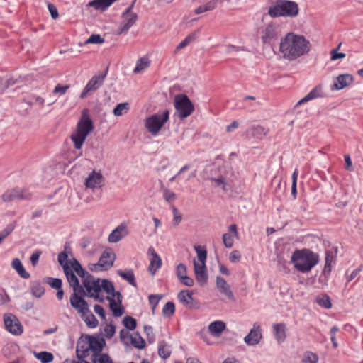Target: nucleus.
Returning <instances> with one entry per match:
<instances>
[{
  "label": "nucleus",
  "instance_id": "nucleus-60",
  "mask_svg": "<svg viewBox=\"0 0 363 363\" xmlns=\"http://www.w3.org/2000/svg\"><path fill=\"white\" fill-rule=\"evenodd\" d=\"M104 39L101 37L100 35L92 34L86 41V43L97 44L103 43Z\"/></svg>",
  "mask_w": 363,
  "mask_h": 363
},
{
  "label": "nucleus",
  "instance_id": "nucleus-36",
  "mask_svg": "<svg viewBox=\"0 0 363 363\" xmlns=\"http://www.w3.org/2000/svg\"><path fill=\"white\" fill-rule=\"evenodd\" d=\"M172 351L170 346L168 345L164 341H160L158 343V354L159 356L167 359L171 355Z\"/></svg>",
  "mask_w": 363,
  "mask_h": 363
},
{
  "label": "nucleus",
  "instance_id": "nucleus-23",
  "mask_svg": "<svg viewBox=\"0 0 363 363\" xmlns=\"http://www.w3.org/2000/svg\"><path fill=\"white\" fill-rule=\"evenodd\" d=\"M76 310L79 314H81L82 318L84 320V322L86 323L89 328H94L98 325V320L94 316V315L89 311L88 304L86 310H83V311L81 312L78 309Z\"/></svg>",
  "mask_w": 363,
  "mask_h": 363
},
{
  "label": "nucleus",
  "instance_id": "nucleus-44",
  "mask_svg": "<svg viewBox=\"0 0 363 363\" xmlns=\"http://www.w3.org/2000/svg\"><path fill=\"white\" fill-rule=\"evenodd\" d=\"M194 250L197 253V257L201 264H206V261L207 258L206 250L203 247L199 245H195Z\"/></svg>",
  "mask_w": 363,
  "mask_h": 363
},
{
  "label": "nucleus",
  "instance_id": "nucleus-1",
  "mask_svg": "<svg viewBox=\"0 0 363 363\" xmlns=\"http://www.w3.org/2000/svg\"><path fill=\"white\" fill-rule=\"evenodd\" d=\"M310 50L311 43L303 35L289 32L280 39L279 52L289 61L308 54Z\"/></svg>",
  "mask_w": 363,
  "mask_h": 363
},
{
  "label": "nucleus",
  "instance_id": "nucleus-7",
  "mask_svg": "<svg viewBox=\"0 0 363 363\" xmlns=\"http://www.w3.org/2000/svg\"><path fill=\"white\" fill-rule=\"evenodd\" d=\"M176 114L180 119L189 117L194 111V106L185 94H178L174 98Z\"/></svg>",
  "mask_w": 363,
  "mask_h": 363
},
{
  "label": "nucleus",
  "instance_id": "nucleus-22",
  "mask_svg": "<svg viewBox=\"0 0 363 363\" xmlns=\"http://www.w3.org/2000/svg\"><path fill=\"white\" fill-rule=\"evenodd\" d=\"M353 82V77L349 74L339 75L335 81L333 89L341 90L349 86Z\"/></svg>",
  "mask_w": 363,
  "mask_h": 363
},
{
  "label": "nucleus",
  "instance_id": "nucleus-43",
  "mask_svg": "<svg viewBox=\"0 0 363 363\" xmlns=\"http://www.w3.org/2000/svg\"><path fill=\"white\" fill-rule=\"evenodd\" d=\"M130 108V105L127 102L120 103L113 110V113L116 116H121L126 113Z\"/></svg>",
  "mask_w": 363,
  "mask_h": 363
},
{
  "label": "nucleus",
  "instance_id": "nucleus-47",
  "mask_svg": "<svg viewBox=\"0 0 363 363\" xmlns=\"http://www.w3.org/2000/svg\"><path fill=\"white\" fill-rule=\"evenodd\" d=\"M123 323L127 330H133L137 327L136 320L129 315L123 318Z\"/></svg>",
  "mask_w": 363,
  "mask_h": 363
},
{
  "label": "nucleus",
  "instance_id": "nucleus-12",
  "mask_svg": "<svg viewBox=\"0 0 363 363\" xmlns=\"http://www.w3.org/2000/svg\"><path fill=\"white\" fill-rule=\"evenodd\" d=\"M262 338L260 324L257 322L254 323L250 333L244 337V342L249 346L257 345Z\"/></svg>",
  "mask_w": 363,
  "mask_h": 363
},
{
  "label": "nucleus",
  "instance_id": "nucleus-31",
  "mask_svg": "<svg viewBox=\"0 0 363 363\" xmlns=\"http://www.w3.org/2000/svg\"><path fill=\"white\" fill-rule=\"evenodd\" d=\"M226 325L223 321L216 320L210 323L208 330L210 333L215 336H219L225 330Z\"/></svg>",
  "mask_w": 363,
  "mask_h": 363
},
{
  "label": "nucleus",
  "instance_id": "nucleus-15",
  "mask_svg": "<svg viewBox=\"0 0 363 363\" xmlns=\"http://www.w3.org/2000/svg\"><path fill=\"white\" fill-rule=\"evenodd\" d=\"M1 198L4 202H10L16 199H29L30 195L20 189H13L6 191Z\"/></svg>",
  "mask_w": 363,
  "mask_h": 363
},
{
  "label": "nucleus",
  "instance_id": "nucleus-46",
  "mask_svg": "<svg viewBox=\"0 0 363 363\" xmlns=\"http://www.w3.org/2000/svg\"><path fill=\"white\" fill-rule=\"evenodd\" d=\"M160 182L161 184V189L163 192V197L164 200L168 203L174 201L177 199L176 194L174 192L171 191L169 189L165 188L162 181H160Z\"/></svg>",
  "mask_w": 363,
  "mask_h": 363
},
{
  "label": "nucleus",
  "instance_id": "nucleus-50",
  "mask_svg": "<svg viewBox=\"0 0 363 363\" xmlns=\"http://www.w3.org/2000/svg\"><path fill=\"white\" fill-rule=\"evenodd\" d=\"M318 361V356L312 352H306L304 354L303 363H317Z\"/></svg>",
  "mask_w": 363,
  "mask_h": 363
},
{
  "label": "nucleus",
  "instance_id": "nucleus-45",
  "mask_svg": "<svg viewBox=\"0 0 363 363\" xmlns=\"http://www.w3.org/2000/svg\"><path fill=\"white\" fill-rule=\"evenodd\" d=\"M93 363H113L110 357L106 354L100 353L96 355H91Z\"/></svg>",
  "mask_w": 363,
  "mask_h": 363
},
{
  "label": "nucleus",
  "instance_id": "nucleus-30",
  "mask_svg": "<svg viewBox=\"0 0 363 363\" xmlns=\"http://www.w3.org/2000/svg\"><path fill=\"white\" fill-rule=\"evenodd\" d=\"M88 340H86V336L80 340L77 345V356L78 359L85 358L89 355L90 349L88 348Z\"/></svg>",
  "mask_w": 363,
  "mask_h": 363
},
{
  "label": "nucleus",
  "instance_id": "nucleus-63",
  "mask_svg": "<svg viewBox=\"0 0 363 363\" xmlns=\"http://www.w3.org/2000/svg\"><path fill=\"white\" fill-rule=\"evenodd\" d=\"M10 301V298L6 291L3 289H0V306L6 304Z\"/></svg>",
  "mask_w": 363,
  "mask_h": 363
},
{
  "label": "nucleus",
  "instance_id": "nucleus-55",
  "mask_svg": "<svg viewBox=\"0 0 363 363\" xmlns=\"http://www.w3.org/2000/svg\"><path fill=\"white\" fill-rule=\"evenodd\" d=\"M78 276H79L82 279L83 285L84 284L86 281L91 279V274H90L87 271H86L82 267H80L77 271L75 272Z\"/></svg>",
  "mask_w": 363,
  "mask_h": 363
},
{
  "label": "nucleus",
  "instance_id": "nucleus-59",
  "mask_svg": "<svg viewBox=\"0 0 363 363\" xmlns=\"http://www.w3.org/2000/svg\"><path fill=\"white\" fill-rule=\"evenodd\" d=\"M212 182H214L216 183V186H220L223 190H226V185L227 182L225 177L223 176H220L218 178H211L210 179Z\"/></svg>",
  "mask_w": 363,
  "mask_h": 363
},
{
  "label": "nucleus",
  "instance_id": "nucleus-20",
  "mask_svg": "<svg viewBox=\"0 0 363 363\" xmlns=\"http://www.w3.org/2000/svg\"><path fill=\"white\" fill-rule=\"evenodd\" d=\"M238 237L237 225L232 224L228 227V232L223 235V242L226 248H231L234 244L233 237Z\"/></svg>",
  "mask_w": 363,
  "mask_h": 363
},
{
  "label": "nucleus",
  "instance_id": "nucleus-9",
  "mask_svg": "<svg viewBox=\"0 0 363 363\" xmlns=\"http://www.w3.org/2000/svg\"><path fill=\"white\" fill-rule=\"evenodd\" d=\"M107 71L100 75L94 76L86 84L80 94L81 99H84L90 92H94L99 89L106 77Z\"/></svg>",
  "mask_w": 363,
  "mask_h": 363
},
{
  "label": "nucleus",
  "instance_id": "nucleus-56",
  "mask_svg": "<svg viewBox=\"0 0 363 363\" xmlns=\"http://www.w3.org/2000/svg\"><path fill=\"white\" fill-rule=\"evenodd\" d=\"M15 226L12 224L8 225L3 230L0 232V243L14 230Z\"/></svg>",
  "mask_w": 363,
  "mask_h": 363
},
{
  "label": "nucleus",
  "instance_id": "nucleus-25",
  "mask_svg": "<svg viewBox=\"0 0 363 363\" xmlns=\"http://www.w3.org/2000/svg\"><path fill=\"white\" fill-rule=\"evenodd\" d=\"M193 292L188 290H183L178 294V299L184 305L194 308L197 304L196 300L192 296Z\"/></svg>",
  "mask_w": 363,
  "mask_h": 363
},
{
  "label": "nucleus",
  "instance_id": "nucleus-34",
  "mask_svg": "<svg viewBox=\"0 0 363 363\" xmlns=\"http://www.w3.org/2000/svg\"><path fill=\"white\" fill-rule=\"evenodd\" d=\"M11 267L17 272L18 275L23 279H28L30 274L27 272L18 258L12 260Z\"/></svg>",
  "mask_w": 363,
  "mask_h": 363
},
{
  "label": "nucleus",
  "instance_id": "nucleus-37",
  "mask_svg": "<svg viewBox=\"0 0 363 363\" xmlns=\"http://www.w3.org/2000/svg\"><path fill=\"white\" fill-rule=\"evenodd\" d=\"M130 343L131 345L137 348V349H143L145 347V341L141 337L139 333L136 332L132 334V337H130Z\"/></svg>",
  "mask_w": 363,
  "mask_h": 363
},
{
  "label": "nucleus",
  "instance_id": "nucleus-4",
  "mask_svg": "<svg viewBox=\"0 0 363 363\" xmlns=\"http://www.w3.org/2000/svg\"><path fill=\"white\" fill-rule=\"evenodd\" d=\"M299 7L296 2L290 0H277L269 8L268 14L272 18H294L298 15Z\"/></svg>",
  "mask_w": 363,
  "mask_h": 363
},
{
  "label": "nucleus",
  "instance_id": "nucleus-33",
  "mask_svg": "<svg viewBox=\"0 0 363 363\" xmlns=\"http://www.w3.org/2000/svg\"><path fill=\"white\" fill-rule=\"evenodd\" d=\"M117 274L122 279L128 281L132 286L137 287L135 274L133 269L118 270Z\"/></svg>",
  "mask_w": 363,
  "mask_h": 363
},
{
  "label": "nucleus",
  "instance_id": "nucleus-18",
  "mask_svg": "<svg viewBox=\"0 0 363 363\" xmlns=\"http://www.w3.org/2000/svg\"><path fill=\"white\" fill-rule=\"evenodd\" d=\"M194 268L196 279L201 286H203L208 281V273L206 264L194 262Z\"/></svg>",
  "mask_w": 363,
  "mask_h": 363
},
{
  "label": "nucleus",
  "instance_id": "nucleus-41",
  "mask_svg": "<svg viewBox=\"0 0 363 363\" xmlns=\"http://www.w3.org/2000/svg\"><path fill=\"white\" fill-rule=\"evenodd\" d=\"M150 62L147 57H141L140 58L137 62L136 66L133 70V72L137 74L143 71L145 69L147 68L150 66Z\"/></svg>",
  "mask_w": 363,
  "mask_h": 363
},
{
  "label": "nucleus",
  "instance_id": "nucleus-58",
  "mask_svg": "<svg viewBox=\"0 0 363 363\" xmlns=\"http://www.w3.org/2000/svg\"><path fill=\"white\" fill-rule=\"evenodd\" d=\"M130 337H132V335L125 329H122L120 331V339L123 342L124 345H128L129 340H130Z\"/></svg>",
  "mask_w": 363,
  "mask_h": 363
},
{
  "label": "nucleus",
  "instance_id": "nucleus-16",
  "mask_svg": "<svg viewBox=\"0 0 363 363\" xmlns=\"http://www.w3.org/2000/svg\"><path fill=\"white\" fill-rule=\"evenodd\" d=\"M86 340H88V348L93 352L92 355H96L101 353L104 346L105 345V340L104 338L96 337L91 335H86Z\"/></svg>",
  "mask_w": 363,
  "mask_h": 363
},
{
  "label": "nucleus",
  "instance_id": "nucleus-53",
  "mask_svg": "<svg viewBox=\"0 0 363 363\" xmlns=\"http://www.w3.org/2000/svg\"><path fill=\"white\" fill-rule=\"evenodd\" d=\"M69 88V84L62 85L61 84H57L53 89L52 93L58 94L60 96H62L65 94V93Z\"/></svg>",
  "mask_w": 363,
  "mask_h": 363
},
{
  "label": "nucleus",
  "instance_id": "nucleus-52",
  "mask_svg": "<svg viewBox=\"0 0 363 363\" xmlns=\"http://www.w3.org/2000/svg\"><path fill=\"white\" fill-rule=\"evenodd\" d=\"M144 332L147 336V340L149 343H154L155 341V335L153 332V328L150 325H145Z\"/></svg>",
  "mask_w": 363,
  "mask_h": 363
},
{
  "label": "nucleus",
  "instance_id": "nucleus-3",
  "mask_svg": "<svg viewBox=\"0 0 363 363\" xmlns=\"http://www.w3.org/2000/svg\"><path fill=\"white\" fill-rule=\"evenodd\" d=\"M318 262V255L306 248L296 250L291 257L294 267L301 273L311 272Z\"/></svg>",
  "mask_w": 363,
  "mask_h": 363
},
{
  "label": "nucleus",
  "instance_id": "nucleus-39",
  "mask_svg": "<svg viewBox=\"0 0 363 363\" xmlns=\"http://www.w3.org/2000/svg\"><path fill=\"white\" fill-rule=\"evenodd\" d=\"M198 32H194L188 35L181 43L176 47L174 52L177 53L179 50L184 48L190 43H193L197 38Z\"/></svg>",
  "mask_w": 363,
  "mask_h": 363
},
{
  "label": "nucleus",
  "instance_id": "nucleus-57",
  "mask_svg": "<svg viewBox=\"0 0 363 363\" xmlns=\"http://www.w3.org/2000/svg\"><path fill=\"white\" fill-rule=\"evenodd\" d=\"M104 335L108 338H111L116 333V327L110 323L106 324L104 329Z\"/></svg>",
  "mask_w": 363,
  "mask_h": 363
},
{
  "label": "nucleus",
  "instance_id": "nucleus-28",
  "mask_svg": "<svg viewBox=\"0 0 363 363\" xmlns=\"http://www.w3.org/2000/svg\"><path fill=\"white\" fill-rule=\"evenodd\" d=\"M324 93L322 90L321 86H317L313 88L308 94H307L303 98L298 101V105H301L303 103H306L309 101L323 97Z\"/></svg>",
  "mask_w": 363,
  "mask_h": 363
},
{
  "label": "nucleus",
  "instance_id": "nucleus-62",
  "mask_svg": "<svg viewBox=\"0 0 363 363\" xmlns=\"http://www.w3.org/2000/svg\"><path fill=\"white\" fill-rule=\"evenodd\" d=\"M177 276L178 279H181L182 277L186 275V267L184 264H179L177 267Z\"/></svg>",
  "mask_w": 363,
  "mask_h": 363
},
{
  "label": "nucleus",
  "instance_id": "nucleus-38",
  "mask_svg": "<svg viewBox=\"0 0 363 363\" xmlns=\"http://www.w3.org/2000/svg\"><path fill=\"white\" fill-rule=\"evenodd\" d=\"M30 289L32 294L37 298H40L45 293V288L40 281H32Z\"/></svg>",
  "mask_w": 363,
  "mask_h": 363
},
{
  "label": "nucleus",
  "instance_id": "nucleus-42",
  "mask_svg": "<svg viewBox=\"0 0 363 363\" xmlns=\"http://www.w3.org/2000/svg\"><path fill=\"white\" fill-rule=\"evenodd\" d=\"M35 357L41 362V363H50L53 359V354L51 352L42 351L35 353Z\"/></svg>",
  "mask_w": 363,
  "mask_h": 363
},
{
  "label": "nucleus",
  "instance_id": "nucleus-49",
  "mask_svg": "<svg viewBox=\"0 0 363 363\" xmlns=\"http://www.w3.org/2000/svg\"><path fill=\"white\" fill-rule=\"evenodd\" d=\"M175 312V306L173 302H167L162 308V313L164 317L169 318Z\"/></svg>",
  "mask_w": 363,
  "mask_h": 363
},
{
  "label": "nucleus",
  "instance_id": "nucleus-11",
  "mask_svg": "<svg viewBox=\"0 0 363 363\" xmlns=\"http://www.w3.org/2000/svg\"><path fill=\"white\" fill-rule=\"evenodd\" d=\"M133 5H131L123 13V21L120 27V33L128 31L135 23L138 16L135 13L131 12Z\"/></svg>",
  "mask_w": 363,
  "mask_h": 363
},
{
  "label": "nucleus",
  "instance_id": "nucleus-27",
  "mask_svg": "<svg viewBox=\"0 0 363 363\" xmlns=\"http://www.w3.org/2000/svg\"><path fill=\"white\" fill-rule=\"evenodd\" d=\"M272 328L275 340L279 343L283 342L286 337V325L284 323L273 324Z\"/></svg>",
  "mask_w": 363,
  "mask_h": 363
},
{
  "label": "nucleus",
  "instance_id": "nucleus-2",
  "mask_svg": "<svg viewBox=\"0 0 363 363\" xmlns=\"http://www.w3.org/2000/svg\"><path fill=\"white\" fill-rule=\"evenodd\" d=\"M64 273L70 287L73 289V294L70 296L71 306L80 312L86 310L87 302L84 298L86 296L85 289L79 284L78 278L70 267H64Z\"/></svg>",
  "mask_w": 363,
  "mask_h": 363
},
{
  "label": "nucleus",
  "instance_id": "nucleus-13",
  "mask_svg": "<svg viewBox=\"0 0 363 363\" xmlns=\"http://www.w3.org/2000/svg\"><path fill=\"white\" fill-rule=\"evenodd\" d=\"M83 286L86 289L85 291H87L89 297L99 298V294L101 291V279H96L91 276V279L86 281Z\"/></svg>",
  "mask_w": 363,
  "mask_h": 363
},
{
  "label": "nucleus",
  "instance_id": "nucleus-24",
  "mask_svg": "<svg viewBox=\"0 0 363 363\" xmlns=\"http://www.w3.org/2000/svg\"><path fill=\"white\" fill-rule=\"evenodd\" d=\"M127 235L126 226L121 224L109 234L108 240L110 242L116 243Z\"/></svg>",
  "mask_w": 363,
  "mask_h": 363
},
{
  "label": "nucleus",
  "instance_id": "nucleus-64",
  "mask_svg": "<svg viewBox=\"0 0 363 363\" xmlns=\"http://www.w3.org/2000/svg\"><path fill=\"white\" fill-rule=\"evenodd\" d=\"M241 254L238 250H233L230 254L229 259L233 263L239 262Z\"/></svg>",
  "mask_w": 363,
  "mask_h": 363
},
{
  "label": "nucleus",
  "instance_id": "nucleus-32",
  "mask_svg": "<svg viewBox=\"0 0 363 363\" xmlns=\"http://www.w3.org/2000/svg\"><path fill=\"white\" fill-rule=\"evenodd\" d=\"M116 0H93L89 2L88 6L96 10L104 11L106 10Z\"/></svg>",
  "mask_w": 363,
  "mask_h": 363
},
{
  "label": "nucleus",
  "instance_id": "nucleus-26",
  "mask_svg": "<svg viewBox=\"0 0 363 363\" xmlns=\"http://www.w3.org/2000/svg\"><path fill=\"white\" fill-rule=\"evenodd\" d=\"M103 181V177L100 172L93 171L86 179L84 184L86 188L94 189L98 185H101Z\"/></svg>",
  "mask_w": 363,
  "mask_h": 363
},
{
  "label": "nucleus",
  "instance_id": "nucleus-8",
  "mask_svg": "<svg viewBox=\"0 0 363 363\" xmlns=\"http://www.w3.org/2000/svg\"><path fill=\"white\" fill-rule=\"evenodd\" d=\"M280 35L279 28L276 23H270L262 30L261 39L265 45H272Z\"/></svg>",
  "mask_w": 363,
  "mask_h": 363
},
{
  "label": "nucleus",
  "instance_id": "nucleus-54",
  "mask_svg": "<svg viewBox=\"0 0 363 363\" xmlns=\"http://www.w3.org/2000/svg\"><path fill=\"white\" fill-rule=\"evenodd\" d=\"M67 259L68 255L65 251H62L59 253L57 260L59 264L62 267L63 269L64 267H69L68 265Z\"/></svg>",
  "mask_w": 363,
  "mask_h": 363
},
{
  "label": "nucleus",
  "instance_id": "nucleus-6",
  "mask_svg": "<svg viewBox=\"0 0 363 363\" xmlns=\"http://www.w3.org/2000/svg\"><path fill=\"white\" fill-rule=\"evenodd\" d=\"M169 111L164 110L152 114L145 120V127L152 135H156L169 120Z\"/></svg>",
  "mask_w": 363,
  "mask_h": 363
},
{
  "label": "nucleus",
  "instance_id": "nucleus-51",
  "mask_svg": "<svg viewBox=\"0 0 363 363\" xmlns=\"http://www.w3.org/2000/svg\"><path fill=\"white\" fill-rule=\"evenodd\" d=\"M45 282L52 289H57L62 287V280L59 278L47 277Z\"/></svg>",
  "mask_w": 363,
  "mask_h": 363
},
{
  "label": "nucleus",
  "instance_id": "nucleus-40",
  "mask_svg": "<svg viewBox=\"0 0 363 363\" xmlns=\"http://www.w3.org/2000/svg\"><path fill=\"white\" fill-rule=\"evenodd\" d=\"M101 291H104L108 294H112L113 297L116 296V292L114 290L113 283L108 279H101Z\"/></svg>",
  "mask_w": 363,
  "mask_h": 363
},
{
  "label": "nucleus",
  "instance_id": "nucleus-10",
  "mask_svg": "<svg viewBox=\"0 0 363 363\" xmlns=\"http://www.w3.org/2000/svg\"><path fill=\"white\" fill-rule=\"evenodd\" d=\"M4 321L6 330L13 335H19L22 334L23 329L18 319L13 314H6Z\"/></svg>",
  "mask_w": 363,
  "mask_h": 363
},
{
  "label": "nucleus",
  "instance_id": "nucleus-21",
  "mask_svg": "<svg viewBox=\"0 0 363 363\" xmlns=\"http://www.w3.org/2000/svg\"><path fill=\"white\" fill-rule=\"evenodd\" d=\"M216 286L218 291L230 300H235L234 295L230 290V285L227 283L224 278L218 276L216 277Z\"/></svg>",
  "mask_w": 363,
  "mask_h": 363
},
{
  "label": "nucleus",
  "instance_id": "nucleus-19",
  "mask_svg": "<svg viewBox=\"0 0 363 363\" xmlns=\"http://www.w3.org/2000/svg\"><path fill=\"white\" fill-rule=\"evenodd\" d=\"M147 254L152 257L148 270L152 275H154L156 271L161 267L162 259L153 247H150L148 248Z\"/></svg>",
  "mask_w": 363,
  "mask_h": 363
},
{
  "label": "nucleus",
  "instance_id": "nucleus-17",
  "mask_svg": "<svg viewBox=\"0 0 363 363\" xmlns=\"http://www.w3.org/2000/svg\"><path fill=\"white\" fill-rule=\"evenodd\" d=\"M117 298L118 302H116L114 299V297L107 296L106 299L109 301V307L112 311L113 314L116 317H120L124 313V308L121 305L122 303V296L119 291H116V296Z\"/></svg>",
  "mask_w": 363,
  "mask_h": 363
},
{
  "label": "nucleus",
  "instance_id": "nucleus-48",
  "mask_svg": "<svg viewBox=\"0 0 363 363\" xmlns=\"http://www.w3.org/2000/svg\"><path fill=\"white\" fill-rule=\"evenodd\" d=\"M328 280L329 277L321 273L318 279L315 281V288L321 289H324L326 286H328Z\"/></svg>",
  "mask_w": 363,
  "mask_h": 363
},
{
  "label": "nucleus",
  "instance_id": "nucleus-29",
  "mask_svg": "<svg viewBox=\"0 0 363 363\" xmlns=\"http://www.w3.org/2000/svg\"><path fill=\"white\" fill-rule=\"evenodd\" d=\"M269 130L261 125H252L250 127L246 133L257 139H262L268 133Z\"/></svg>",
  "mask_w": 363,
  "mask_h": 363
},
{
  "label": "nucleus",
  "instance_id": "nucleus-61",
  "mask_svg": "<svg viewBox=\"0 0 363 363\" xmlns=\"http://www.w3.org/2000/svg\"><path fill=\"white\" fill-rule=\"evenodd\" d=\"M340 45H338L337 48L335 50H332L330 52V59L331 60H336L337 59H342L345 57V54L342 52H338L337 49H339Z\"/></svg>",
  "mask_w": 363,
  "mask_h": 363
},
{
  "label": "nucleus",
  "instance_id": "nucleus-5",
  "mask_svg": "<svg viewBox=\"0 0 363 363\" xmlns=\"http://www.w3.org/2000/svg\"><path fill=\"white\" fill-rule=\"evenodd\" d=\"M94 125L89 115L83 113L78 121L76 130L71 135L70 138L75 149L82 148L86 137L93 130Z\"/></svg>",
  "mask_w": 363,
  "mask_h": 363
},
{
  "label": "nucleus",
  "instance_id": "nucleus-14",
  "mask_svg": "<svg viewBox=\"0 0 363 363\" xmlns=\"http://www.w3.org/2000/svg\"><path fill=\"white\" fill-rule=\"evenodd\" d=\"M116 255L111 249H106L101 254L98 265L101 266V269L104 270L109 269L114 263Z\"/></svg>",
  "mask_w": 363,
  "mask_h": 363
},
{
  "label": "nucleus",
  "instance_id": "nucleus-35",
  "mask_svg": "<svg viewBox=\"0 0 363 363\" xmlns=\"http://www.w3.org/2000/svg\"><path fill=\"white\" fill-rule=\"evenodd\" d=\"M315 303L320 307L325 309L332 308V302L330 296L326 294L318 295L315 298Z\"/></svg>",
  "mask_w": 363,
  "mask_h": 363
}]
</instances>
